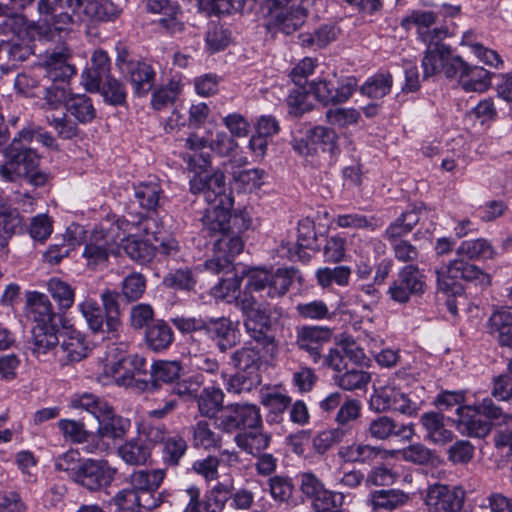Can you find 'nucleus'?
<instances>
[{"label":"nucleus","mask_w":512,"mask_h":512,"mask_svg":"<svg viewBox=\"0 0 512 512\" xmlns=\"http://www.w3.org/2000/svg\"><path fill=\"white\" fill-rule=\"evenodd\" d=\"M43 77L51 82L45 87L43 108L46 120L62 139H71L78 134V126L63 112L55 113L69 95V81L76 74L74 66L67 63V53L52 52L44 60Z\"/></svg>","instance_id":"1"},{"label":"nucleus","mask_w":512,"mask_h":512,"mask_svg":"<svg viewBox=\"0 0 512 512\" xmlns=\"http://www.w3.org/2000/svg\"><path fill=\"white\" fill-rule=\"evenodd\" d=\"M457 258L435 270L440 291L456 295L462 291L459 280L477 281L481 285L490 284V276L476 265L464 260H488L494 258L496 251L485 238L465 240L456 249Z\"/></svg>","instance_id":"2"},{"label":"nucleus","mask_w":512,"mask_h":512,"mask_svg":"<svg viewBox=\"0 0 512 512\" xmlns=\"http://www.w3.org/2000/svg\"><path fill=\"white\" fill-rule=\"evenodd\" d=\"M34 140L49 148L56 146L55 139L48 132L40 128H23L5 150L6 161L0 165V180L14 182L36 169L39 156L28 146Z\"/></svg>","instance_id":"3"},{"label":"nucleus","mask_w":512,"mask_h":512,"mask_svg":"<svg viewBox=\"0 0 512 512\" xmlns=\"http://www.w3.org/2000/svg\"><path fill=\"white\" fill-rule=\"evenodd\" d=\"M261 349H263L262 345L257 342L246 343L230 355L231 364L236 369V373L229 377L226 373H221L225 389L229 394L250 392L261 383L259 373L262 364Z\"/></svg>","instance_id":"4"},{"label":"nucleus","mask_w":512,"mask_h":512,"mask_svg":"<svg viewBox=\"0 0 512 512\" xmlns=\"http://www.w3.org/2000/svg\"><path fill=\"white\" fill-rule=\"evenodd\" d=\"M93 0H39L38 13L51 26L53 34L85 22Z\"/></svg>","instance_id":"5"},{"label":"nucleus","mask_w":512,"mask_h":512,"mask_svg":"<svg viewBox=\"0 0 512 512\" xmlns=\"http://www.w3.org/2000/svg\"><path fill=\"white\" fill-rule=\"evenodd\" d=\"M237 305L245 315L244 326L250 337L261 344L266 354L273 357L277 353L274 338L267 335L269 328V313L253 296L244 295L237 299Z\"/></svg>","instance_id":"6"},{"label":"nucleus","mask_w":512,"mask_h":512,"mask_svg":"<svg viewBox=\"0 0 512 512\" xmlns=\"http://www.w3.org/2000/svg\"><path fill=\"white\" fill-rule=\"evenodd\" d=\"M295 273L294 269H277L275 272H270L265 269L251 268L245 272L246 289L249 292L259 293L261 298H279L289 290Z\"/></svg>","instance_id":"7"},{"label":"nucleus","mask_w":512,"mask_h":512,"mask_svg":"<svg viewBox=\"0 0 512 512\" xmlns=\"http://www.w3.org/2000/svg\"><path fill=\"white\" fill-rule=\"evenodd\" d=\"M156 227V220L154 218L142 217L137 227L129 222L125 225V230L128 231L127 238H122L123 249L125 253L134 261L140 264L149 263L155 257V248L149 243V236L158 242L157 232L152 230Z\"/></svg>","instance_id":"8"},{"label":"nucleus","mask_w":512,"mask_h":512,"mask_svg":"<svg viewBox=\"0 0 512 512\" xmlns=\"http://www.w3.org/2000/svg\"><path fill=\"white\" fill-rule=\"evenodd\" d=\"M0 36L11 37L7 42H18L28 44L34 40H52L53 30L49 23L41 24L35 21H28L22 14L7 15L0 22Z\"/></svg>","instance_id":"9"},{"label":"nucleus","mask_w":512,"mask_h":512,"mask_svg":"<svg viewBox=\"0 0 512 512\" xmlns=\"http://www.w3.org/2000/svg\"><path fill=\"white\" fill-rule=\"evenodd\" d=\"M190 179V191L193 194L202 193L205 201L210 204H219L226 207H233L231 192H227L225 175L217 170L213 173L205 170L194 171Z\"/></svg>","instance_id":"10"},{"label":"nucleus","mask_w":512,"mask_h":512,"mask_svg":"<svg viewBox=\"0 0 512 512\" xmlns=\"http://www.w3.org/2000/svg\"><path fill=\"white\" fill-rule=\"evenodd\" d=\"M117 468L104 459H82L75 476V483L89 491H100L111 485L117 475Z\"/></svg>","instance_id":"11"},{"label":"nucleus","mask_w":512,"mask_h":512,"mask_svg":"<svg viewBox=\"0 0 512 512\" xmlns=\"http://www.w3.org/2000/svg\"><path fill=\"white\" fill-rule=\"evenodd\" d=\"M424 290V275L417 265L409 264L399 270L387 293L394 302L404 304L411 296L422 294Z\"/></svg>","instance_id":"12"},{"label":"nucleus","mask_w":512,"mask_h":512,"mask_svg":"<svg viewBox=\"0 0 512 512\" xmlns=\"http://www.w3.org/2000/svg\"><path fill=\"white\" fill-rule=\"evenodd\" d=\"M244 242L238 233L228 231L220 235L214 242V254L206 260L205 268L214 273L224 272L230 269L233 258L243 250Z\"/></svg>","instance_id":"13"},{"label":"nucleus","mask_w":512,"mask_h":512,"mask_svg":"<svg viewBox=\"0 0 512 512\" xmlns=\"http://www.w3.org/2000/svg\"><path fill=\"white\" fill-rule=\"evenodd\" d=\"M426 50L422 59V68L424 78L431 77L439 72H443L447 78L455 77L454 60L460 59V56L453 55L449 46L443 41H431L425 43Z\"/></svg>","instance_id":"14"},{"label":"nucleus","mask_w":512,"mask_h":512,"mask_svg":"<svg viewBox=\"0 0 512 512\" xmlns=\"http://www.w3.org/2000/svg\"><path fill=\"white\" fill-rule=\"evenodd\" d=\"M357 87L354 77L334 80H318L309 83V92L324 105L339 104L347 101Z\"/></svg>","instance_id":"15"},{"label":"nucleus","mask_w":512,"mask_h":512,"mask_svg":"<svg viewBox=\"0 0 512 512\" xmlns=\"http://www.w3.org/2000/svg\"><path fill=\"white\" fill-rule=\"evenodd\" d=\"M262 424L260 408L248 402L228 404L225 414L221 417V426L229 432L240 428L249 430L262 428Z\"/></svg>","instance_id":"16"},{"label":"nucleus","mask_w":512,"mask_h":512,"mask_svg":"<svg viewBox=\"0 0 512 512\" xmlns=\"http://www.w3.org/2000/svg\"><path fill=\"white\" fill-rule=\"evenodd\" d=\"M464 501L462 488L439 483L430 485L425 496V504L433 512H460Z\"/></svg>","instance_id":"17"},{"label":"nucleus","mask_w":512,"mask_h":512,"mask_svg":"<svg viewBox=\"0 0 512 512\" xmlns=\"http://www.w3.org/2000/svg\"><path fill=\"white\" fill-rule=\"evenodd\" d=\"M120 246L112 239L109 233L95 230L83 250V257L87 266L92 269L102 268L106 265L109 255L119 254Z\"/></svg>","instance_id":"18"},{"label":"nucleus","mask_w":512,"mask_h":512,"mask_svg":"<svg viewBox=\"0 0 512 512\" xmlns=\"http://www.w3.org/2000/svg\"><path fill=\"white\" fill-rule=\"evenodd\" d=\"M130 426L131 423L129 419L116 414L114 409L111 408L109 412L98 421L96 434L99 441L96 445V450L100 452L107 451L110 445L104 440L109 439L115 441L122 439L130 429Z\"/></svg>","instance_id":"19"},{"label":"nucleus","mask_w":512,"mask_h":512,"mask_svg":"<svg viewBox=\"0 0 512 512\" xmlns=\"http://www.w3.org/2000/svg\"><path fill=\"white\" fill-rule=\"evenodd\" d=\"M332 330L326 326H303L297 332L296 343L308 353L314 363L321 359L323 345L330 341Z\"/></svg>","instance_id":"20"},{"label":"nucleus","mask_w":512,"mask_h":512,"mask_svg":"<svg viewBox=\"0 0 512 512\" xmlns=\"http://www.w3.org/2000/svg\"><path fill=\"white\" fill-rule=\"evenodd\" d=\"M455 77L466 92H484L490 86V72L480 66H471L461 57L454 60Z\"/></svg>","instance_id":"21"},{"label":"nucleus","mask_w":512,"mask_h":512,"mask_svg":"<svg viewBox=\"0 0 512 512\" xmlns=\"http://www.w3.org/2000/svg\"><path fill=\"white\" fill-rule=\"evenodd\" d=\"M283 6L272 11L274 25L284 34L296 31L306 19V9L302 7V0H285Z\"/></svg>","instance_id":"22"},{"label":"nucleus","mask_w":512,"mask_h":512,"mask_svg":"<svg viewBox=\"0 0 512 512\" xmlns=\"http://www.w3.org/2000/svg\"><path fill=\"white\" fill-rule=\"evenodd\" d=\"M437 15L432 11H413L405 21L417 27L419 39L425 43L431 41H443L448 36V29L436 25Z\"/></svg>","instance_id":"23"},{"label":"nucleus","mask_w":512,"mask_h":512,"mask_svg":"<svg viewBox=\"0 0 512 512\" xmlns=\"http://www.w3.org/2000/svg\"><path fill=\"white\" fill-rule=\"evenodd\" d=\"M26 314L34 326L52 327L57 326L55 320L57 314L53 309L49 298L39 292H32L27 298Z\"/></svg>","instance_id":"24"},{"label":"nucleus","mask_w":512,"mask_h":512,"mask_svg":"<svg viewBox=\"0 0 512 512\" xmlns=\"http://www.w3.org/2000/svg\"><path fill=\"white\" fill-rule=\"evenodd\" d=\"M457 414V429L461 434L474 438H484L490 433L492 429L491 421L483 420L482 415L473 406H459Z\"/></svg>","instance_id":"25"},{"label":"nucleus","mask_w":512,"mask_h":512,"mask_svg":"<svg viewBox=\"0 0 512 512\" xmlns=\"http://www.w3.org/2000/svg\"><path fill=\"white\" fill-rule=\"evenodd\" d=\"M205 332L217 342V347L221 352L233 348L240 342V335L233 323L225 318H208L206 321Z\"/></svg>","instance_id":"26"},{"label":"nucleus","mask_w":512,"mask_h":512,"mask_svg":"<svg viewBox=\"0 0 512 512\" xmlns=\"http://www.w3.org/2000/svg\"><path fill=\"white\" fill-rule=\"evenodd\" d=\"M208 147V140L191 133L184 139L185 151L181 157L190 172L207 169L210 166V156L203 150Z\"/></svg>","instance_id":"27"},{"label":"nucleus","mask_w":512,"mask_h":512,"mask_svg":"<svg viewBox=\"0 0 512 512\" xmlns=\"http://www.w3.org/2000/svg\"><path fill=\"white\" fill-rule=\"evenodd\" d=\"M122 75L131 83L137 96H144L154 86L156 72L148 63L136 61L122 67Z\"/></svg>","instance_id":"28"},{"label":"nucleus","mask_w":512,"mask_h":512,"mask_svg":"<svg viewBox=\"0 0 512 512\" xmlns=\"http://www.w3.org/2000/svg\"><path fill=\"white\" fill-rule=\"evenodd\" d=\"M119 296L120 294L117 291L111 289L103 290L100 295L108 338H117L122 328Z\"/></svg>","instance_id":"29"},{"label":"nucleus","mask_w":512,"mask_h":512,"mask_svg":"<svg viewBox=\"0 0 512 512\" xmlns=\"http://www.w3.org/2000/svg\"><path fill=\"white\" fill-rule=\"evenodd\" d=\"M59 337L57 326H33L31 351L37 358H44L50 354L58 355Z\"/></svg>","instance_id":"30"},{"label":"nucleus","mask_w":512,"mask_h":512,"mask_svg":"<svg viewBox=\"0 0 512 512\" xmlns=\"http://www.w3.org/2000/svg\"><path fill=\"white\" fill-rule=\"evenodd\" d=\"M368 431L371 437L379 440H385L393 435L408 440L413 436L410 425L398 424L388 416H379L371 421Z\"/></svg>","instance_id":"31"},{"label":"nucleus","mask_w":512,"mask_h":512,"mask_svg":"<svg viewBox=\"0 0 512 512\" xmlns=\"http://www.w3.org/2000/svg\"><path fill=\"white\" fill-rule=\"evenodd\" d=\"M420 422L425 429V438L437 445H445L453 439V432L446 428L444 416L438 412H426Z\"/></svg>","instance_id":"32"},{"label":"nucleus","mask_w":512,"mask_h":512,"mask_svg":"<svg viewBox=\"0 0 512 512\" xmlns=\"http://www.w3.org/2000/svg\"><path fill=\"white\" fill-rule=\"evenodd\" d=\"M103 384H116L123 387L135 388L139 391H147L149 389L148 380L137 379L133 374L122 369L120 362H114L106 365L104 369V379H99Z\"/></svg>","instance_id":"33"},{"label":"nucleus","mask_w":512,"mask_h":512,"mask_svg":"<svg viewBox=\"0 0 512 512\" xmlns=\"http://www.w3.org/2000/svg\"><path fill=\"white\" fill-rule=\"evenodd\" d=\"M224 392L216 385L204 387L197 395L199 413L207 418H214L224 408Z\"/></svg>","instance_id":"34"},{"label":"nucleus","mask_w":512,"mask_h":512,"mask_svg":"<svg viewBox=\"0 0 512 512\" xmlns=\"http://www.w3.org/2000/svg\"><path fill=\"white\" fill-rule=\"evenodd\" d=\"M231 208L219 204H210L202 218L204 229L211 234L219 233L220 235L230 231Z\"/></svg>","instance_id":"35"},{"label":"nucleus","mask_w":512,"mask_h":512,"mask_svg":"<svg viewBox=\"0 0 512 512\" xmlns=\"http://www.w3.org/2000/svg\"><path fill=\"white\" fill-rule=\"evenodd\" d=\"M32 54L30 45L0 40V69L8 72Z\"/></svg>","instance_id":"36"},{"label":"nucleus","mask_w":512,"mask_h":512,"mask_svg":"<svg viewBox=\"0 0 512 512\" xmlns=\"http://www.w3.org/2000/svg\"><path fill=\"white\" fill-rule=\"evenodd\" d=\"M182 373L181 363L177 360H158L151 365V379L148 380L149 389L147 391H155L158 389V383H173L179 380Z\"/></svg>","instance_id":"37"},{"label":"nucleus","mask_w":512,"mask_h":512,"mask_svg":"<svg viewBox=\"0 0 512 512\" xmlns=\"http://www.w3.org/2000/svg\"><path fill=\"white\" fill-rule=\"evenodd\" d=\"M235 442L246 453L257 456L268 448L271 442V435L264 432L261 428L250 429L237 434Z\"/></svg>","instance_id":"38"},{"label":"nucleus","mask_w":512,"mask_h":512,"mask_svg":"<svg viewBox=\"0 0 512 512\" xmlns=\"http://www.w3.org/2000/svg\"><path fill=\"white\" fill-rule=\"evenodd\" d=\"M70 406L74 409L86 411L97 422L113 408L105 399L90 392L75 394L70 400Z\"/></svg>","instance_id":"39"},{"label":"nucleus","mask_w":512,"mask_h":512,"mask_svg":"<svg viewBox=\"0 0 512 512\" xmlns=\"http://www.w3.org/2000/svg\"><path fill=\"white\" fill-rule=\"evenodd\" d=\"M173 340V331L164 320H156L145 331V342L155 352L168 349Z\"/></svg>","instance_id":"40"},{"label":"nucleus","mask_w":512,"mask_h":512,"mask_svg":"<svg viewBox=\"0 0 512 512\" xmlns=\"http://www.w3.org/2000/svg\"><path fill=\"white\" fill-rule=\"evenodd\" d=\"M88 344L85 337L78 331H71L64 336L58 348V354L62 353L67 362H78L87 357Z\"/></svg>","instance_id":"41"},{"label":"nucleus","mask_w":512,"mask_h":512,"mask_svg":"<svg viewBox=\"0 0 512 512\" xmlns=\"http://www.w3.org/2000/svg\"><path fill=\"white\" fill-rule=\"evenodd\" d=\"M77 307L88 328L94 334H106L105 313L95 299L86 297L78 303Z\"/></svg>","instance_id":"42"},{"label":"nucleus","mask_w":512,"mask_h":512,"mask_svg":"<svg viewBox=\"0 0 512 512\" xmlns=\"http://www.w3.org/2000/svg\"><path fill=\"white\" fill-rule=\"evenodd\" d=\"M63 104H65L67 112L79 123H89L96 116L92 100L85 94H69Z\"/></svg>","instance_id":"43"},{"label":"nucleus","mask_w":512,"mask_h":512,"mask_svg":"<svg viewBox=\"0 0 512 512\" xmlns=\"http://www.w3.org/2000/svg\"><path fill=\"white\" fill-rule=\"evenodd\" d=\"M420 220L419 212L412 209L401 213L390 225L386 228L384 237L390 242L403 240L402 237L409 234Z\"/></svg>","instance_id":"44"},{"label":"nucleus","mask_w":512,"mask_h":512,"mask_svg":"<svg viewBox=\"0 0 512 512\" xmlns=\"http://www.w3.org/2000/svg\"><path fill=\"white\" fill-rule=\"evenodd\" d=\"M222 437L215 431L212 424L200 420L192 427V443L196 448L216 449L221 445Z\"/></svg>","instance_id":"45"},{"label":"nucleus","mask_w":512,"mask_h":512,"mask_svg":"<svg viewBox=\"0 0 512 512\" xmlns=\"http://www.w3.org/2000/svg\"><path fill=\"white\" fill-rule=\"evenodd\" d=\"M181 78L174 76L166 85L155 89L151 96V106L155 110H162L169 104H173L182 92Z\"/></svg>","instance_id":"46"},{"label":"nucleus","mask_w":512,"mask_h":512,"mask_svg":"<svg viewBox=\"0 0 512 512\" xmlns=\"http://www.w3.org/2000/svg\"><path fill=\"white\" fill-rule=\"evenodd\" d=\"M165 473L161 469L156 470H138L130 475L129 482L131 490H135L136 494L145 491H156L163 479Z\"/></svg>","instance_id":"47"},{"label":"nucleus","mask_w":512,"mask_h":512,"mask_svg":"<svg viewBox=\"0 0 512 512\" xmlns=\"http://www.w3.org/2000/svg\"><path fill=\"white\" fill-rule=\"evenodd\" d=\"M407 493L398 489L378 490L371 494L370 502L374 509L393 510L409 501Z\"/></svg>","instance_id":"48"},{"label":"nucleus","mask_w":512,"mask_h":512,"mask_svg":"<svg viewBox=\"0 0 512 512\" xmlns=\"http://www.w3.org/2000/svg\"><path fill=\"white\" fill-rule=\"evenodd\" d=\"M118 455L129 465H143L150 458L151 450L140 440H130L118 448Z\"/></svg>","instance_id":"49"},{"label":"nucleus","mask_w":512,"mask_h":512,"mask_svg":"<svg viewBox=\"0 0 512 512\" xmlns=\"http://www.w3.org/2000/svg\"><path fill=\"white\" fill-rule=\"evenodd\" d=\"M380 450L368 444L352 443L351 445L341 446L338 450V456L345 462L366 463L375 459Z\"/></svg>","instance_id":"50"},{"label":"nucleus","mask_w":512,"mask_h":512,"mask_svg":"<svg viewBox=\"0 0 512 512\" xmlns=\"http://www.w3.org/2000/svg\"><path fill=\"white\" fill-rule=\"evenodd\" d=\"M256 0H200V6L214 14H230L253 9Z\"/></svg>","instance_id":"51"},{"label":"nucleus","mask_w":512,"mask_h":512,"mask_svg":"<svg viewBox=\"0 0 512 512\" xmlns=\"http://www.w3.org/2000/svg\"><path fill=\"white\" fill-rule=\"evenodd\" d=\"M122 9L110 0H93L89 13L85 16V22H112L120 17Z\"/></svg>","instance_id":"52"},{"label":"nucleus","mask_w":512,"mask_h":512,"mask_svg":"<svg viewBox=\"0 0 512 512\" xmlns=\"http://www.w3.org/2000/svg\"><path fill=\"white\" fill-rule=\"evenodd\" d=\"M163 190L157 180L139 183L135 186V198L139 205L147 210H155Z\"/></svg>","instance_id":"53"},{"label":"nucleus","mask_w":512,"mask_h":512,"mask_svg":"<svg viewBox=\"0 0 512 512\" xmlns=\"http://www.w3.org/2000/svg\"><path fill=\"white\" fill-rule=\"evenodd\" d=\"M23 218L9 200L0 195V229L11 236L22 230Z\"/></svg>","instance_id":"54"},{"label":"nucleus","mask_w":512,"mask_h":512,"mask_svg":"<svg viewBox=\"0 0 512 512\" xmlns=\"http://www.w3.org/2000/svg\"><path fill=\"white\" fill-rule=\"evenodd\" d=\"M392 83L390 73H378L366 80L361 86L360 92L369 98L380 99L390 92Z\"/></svg>","instance_id":"55"},{"label":"nucleus","mask_w":512,"mask_h":512,"mask_svg":"<svg viewBox=\"0 0 512 512\" xmlns=\"http://www.w3.org/2000/svg\"><path fill=\"white\" fill-rule=\"evenodd\" d=\"M48 291L57 302L59 310L66 311L73 306L75 291L67 282L52 278L48 282Z\"/></svg>","instance_id":"56"},{"label":"nucleus","mask_w":512,"mask_h":512,"mask_svg":"<svg viewBox=\"0 0 512 512\" xmlns=\"http://www.w3.org/2000/svg\"><path fill=\"white\" fill-rule=\"evenodd\" d=\"M187 450L186 440L179 434H170L163 444L162 457L166 464L176 466Z\"/></svg>","instance_id":"57"},{"label":"nucleus","mask_w":512,"mask_h":512,"mask_svg":"<svg viewBox=\"0 0 512 512\" xmlns=\"http://www.w3.org/2000/svg\"><path fill=\"white\" fill-rule=\"evenodd\" d=\"M105 103L112 106H121L126 103L127 92L123 83L114 77H107L98 91Z\"/></svg>","instance_id":"58"},{"label":"nucleus","mask_w":512,"mask_h":512,"mask_svg":"<svg viewBox=\"0 0 512 512\" xmlns=\"http://www.w3.org/2000/svg\"><path fill=\"white\" fill-rule=\"evenodd\" d=\"M350 274L351 269L348 266L324 267L317 270L316 277L318 284L322 287H329L333 283L346 286L349 283Z\"/></svg>","instance_id":"59"},{"label":"nucleus","mask_w":512,"mask_h":512,"mask_svg":"<svg viewBox=\"0 0 512 512\" xmlns=\"http://www.w3.org/2000/svg\"><path fill=\"white\" fill-rule=\"evenodd\" d=\"M334 380L341 389L354 391L365 388L371 381V375L363 370L352 369L335 376Z\"/></svg>","instance_id":"60"},{"label":"nucleus","mask_w":512,"mask_h":512,"mask_svg":"<svg viewBox=\"0 0 512 512\" xmlns=\"http://www.w3.org/2000/svg\"><path fill=\"white\" fill-rule=\"evenodd\" d=\"M397 390L394 386L385 385L375 387L370 397V409L375 412H384L392 410Z\"/></svg>","instance_id":"61"},{"label":"nucleus","mask_w":512,"mask_h":512,"mask_svg":"<svg viewBox=\"0 0 512 512\" xmlns=\"http://www.w3.org/2000/svg\"><path fill=\"white\" fill-rule=\"evenodd\" d=\"M298 236L296 243V251L294 256L298 259L303 260L309 257L305 252V249L311 248L316 241V233L314 231V225L309 219L301 220L298 224Z\"/></svg>","instance_id":"62"},{"label":"nucleus","mask_w":512,"mask_h":512,"mask_svg":"<svg viewBox=\"0 0 512 512\" xmlns=\"http://www.w3.org/2000/svg\"><path fill=\"white\" fill-rule=\"evenodd\" d=\"M146 290V278L141 273H131L121 284V295L127 302L138 301Z\"/></svg>","instance_id":"63"},{"label":"nucleus","mask_w":512,"mask_h":512,"mask_svg":"<svg viewBox=\"0 0 512 512\" xmlns=\"http://www.w3.org/2000/svg\"><path fill=\"white\" fill-rule=\"evenodd\" d=\"M154 309L148 303L133 305L129 311V324L135 330L148 328L154 320Z\"/></svg>","instance_id":"64"}]
</instances>
